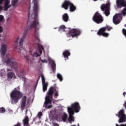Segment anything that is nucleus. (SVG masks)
<instances>
[{
  "mask_svg": "<svg viewBox=\"0 0 126 126\" xmlns=\"http://www.w3.org/2000/svg\"><path fill=\"white\" fill-rule=\"evenodd\" d=\"M31 6L30 5L28 7V22L27 25L30 24V20H33L31 25L29 26L27 29L25 30L23 35L19 41V48H17V52L22 54L24 56L25 59L27 61L28 63H31V60L29 59V57L27 56V51L25 48H23V42L24 39L26 38L27 34L29 33V31L32 28H34V37L37 43H40V38H39V29H40V24L39 23V20L38 19V11L39 10V5L38 2H34L33 6V14L32 15V19L30 18V9Z\"/></svg>",
  "mask_w": 126,
  "mask_h": 126,
  "instance_id": "f257e3e1",
  "label": "nucleus"
},
{
  "mask_svg": "<svg viewBox=\"0 0 126 126\" xmlns=\"http://www.w3.org/2000/svg\"><path fill=\"white\" fill-rule=\"evenodd\" d=\"M116 5L118 8L125 7L122 10L121 13L116 14L113 18V22L115 25H117L121 22L120 15H126V0H116Z\"/></svg>",
  "mask_w": 126,
  "mask_h": 126,
  "instance_id": "f03ea898",
  "label": "nucleus"
},
{
  "mask_svg": "<svg viewBox=\"0 0 126 126\" xmlns=\"http://www.w3.org/2000/svg\"><path fill=\"white\" fill-rule=\"evenodd\" d=\"M54 93L55 97L59 96V92L56 90V87H51L49 89L47 96L45 97V101L44 106L46 109H52V108H53V105H49V104H52V100H53V95H54Z\"/></svg>",
  "mask_w": 126,
  "mask_h": 126,
  "instance_id": "7ed1b4c3",
  "label": "nucleus"
},
{
  "mask_svg": "<svg viewBox=\"0 0 126 126\" xmlns=\"http://www.w3.org/2000/svg\"><path fill=\"white\" fill-rule=\"evenodd\" d=\"M19 87L15 88L10 94L11 104H17L20 99L22 98L23 94L19 91Z\"/></svg>",
  "mask_w": 126,
  "mask_h": 126,
  "instance_id": "20e7f679",
  "label": "nucleus"
},
{
  "mask_svg": "<svg viewBox=\"0 0 126 126\" xmlns=\"http://www.w3.org/2000/svg\"><path fill=\"white\" fill-rule=\"evenodd\" d=\"M7 49V47L6 46V44H2L0 49L1 56L2 58V61H4V63H6L7 64H9L10 65L12 62H11V60L7 57V55H6V58H4V56L6 54Z\"/></svg>",
  "mask_w": 126,
  "mask_h": 126,
  "instance_id": "39448f33",
  "label": "nucleus"
},
{
  "mask_svg": "<svg viewBox=\"0 0 126 126\" xmlns=\"http://www.w3.org/2000/svg\"><path fill=\"white\" fill-rule=\"evenodd\" d=\"M62 7L67 10L68 7H69L70 12H73L76 10V6H74V4L69 0H65L62 5Z\"/></svg>",
  "mask_w": 126,
  "mask_h": 126,
  "instance_id": "423d86ee",
  "label": "nucleus"
},
{
  "mask_svg": "<svg viewBox=\"0 0 126 126\" xmlns=\"http://www.w3.org/2000/svg\"><path fill=\"white\" fill-rule=\"evenodd\" d=\"M111 29H113V27L106 26V27L100 28L97 32L98 36H103V37H109V33L106 32L107 30L108 31H110Z\"/></svg>",
  "mask_w": 126,
  "mask_h": 126,
  "instance_id": "0eeeda50",
  "label": "nucleus"
},
{
  "mask_svg": "<svg viewBox=\"0 0 126 126\" xmlns=\"http://www.w3.org/2000/svg\"><path fill=\"white\" fill-rule=\"evenodd\" d=\"M81 108L80 107V105H79V103L76 102L74 103H72L71 105V107H67L68 112H70V113H79V111H80Z\"/></svg>",
  "mask_w": 126,
  "mask_h": 126,
  "instance_id": "6e6552de",
  "label": "nucleus"
},
{
  "mask_svg": "<svg viewBox=\"0 0 126 126\" xmlns=\"http://www.w3.org/2000/svg\"><path fill=\"white\" fill-rule=\"evenodd\" d=\"M93 20L97 24H100L104 21V18L98 11L96 12L93 17Z\"/></svg>",
  "mask_w": 126,
  "mask_h": 126,
  "instance_id": "1a4fd4ad",
  "label": "nucleus"
},
{
  "mask_svg": "<svg viewBox=\"0 0 126 126\" xmlns=\"http://www.w3.org/2000/svg\"><path fill=\"white\" fill-rule=\"evenodd\" d=\"M10 3V0H0V12H1L3 8L2 4H4V10L6 11L8 8L11 7Z\"/></svg>",
  "mask_w": 126,
  "mask_h": 126,
  "instance_id": "9d476101",
  "label": "nucleus"
},
{
  "mask_svg": "<svg viewBox=\"0 0 126 126\" xmlns=\"http://www.w3.org/2000/svg\"><path fill=\"white\" fill-rule=\"evenodd\" d=\"M116 116L119 118V123L120 124L122 123H125L126 122V116L125 114V110L121 109L118 113V114H116Z\"/></svg>",
  "mask_w": 126,
  "mask_h": 126,
  "instance_id": "9b49d317",
  "label": "nucleus"
},
{
  "mask_svg": "<svg viewBox=\"0 0 126 126\" xmlns=\"http://www.w3.org/2000/svg\"><path fill=\"white\" fill-rule=\"evenodd\" d=\"M69 36L74 38V37H78L81 34V31L79 29H72L69 31Z\"/></svg>",
  "mask_w": 126,
  "mask_h": 126,
  "instance_id": "f8f14e48",
  "label": "nucleus"
},
{
  "mask_svg": "<svg viewBox=\"0 0 126 126\" xmlns=\"http://www.w3.org/2000/svg\"><path fill=\"white\" fill-rule=\"evenodd\" d=\"M101 10L103 11L104 14L106 16L110 15V6L109 4H102L100 6Z\"/></svg>",
  "mask_w": 126,
  "mask_h": 126,
  "instance_id": "ddd939ff",
  "label": "nucleus"
},
{
  "mask_svg": "<svg viewBox=\"0 0 126 126\" xmlns=\"http://www.w3.org/2000/svg\"><path fill=\"white\" fill-rule=\"evenodd\" d=\"M69 114V117L68 118V122L69 124H72V123H74L75 118L73 115H74V113L73 112H68Z\"/></svg>",
  "mask_w": 126,
  "mask_h": 126,
  "instance_id": "4468645a",
  "label": "nucleus"
},
{
  "mask_svg": "<svg viewBox=\"0 0 126 126\" xmlns=\"http://www.w3.org/2000/svg\"><path fill=\"white\" fill-rule=\"evenodd\" d=\"M26 99H27V97L26 96V95H24L21 100V110H24V108H25L26 106Z\"/></svg>",
  "mask_w": 126,
  "mask_h": 126,
  "instance_id": "2eb2a0df",
  "label": "nucleus"
},
{
  "mask_svg": "<svg viewBox=\"0 0 126 126\" xmlns=\"http://www.w3.org/2000/svg\"><path fill=\"white\" fill-rule=\"evenodd\" d=\"M23 123L24 126H30L29 125V118H28V116H26L25 119H24Z\"/></svg>",
  "mask_w": 126,
  "mask_h": 126,
  "instance_id": "dca6fc26",
  "label": "nucleus"
},
{
  "mask_svg": "<svg viewBox=\"0 0 126 126\" xmlns=\"http://www.w3.org/2000/svg\"><path fill=\"white\" fill-rule=\"evenodd\" d=\"M63 55L65 59L68 60V57L70 56V52L68 50H65L64 52H63Z\"/></svg>",
  "mask_w": 126,
  "mask_h": 126,
  "instance_id": "f3484780",
  "label": "nucleus"
},
{
  "mask_svg": "<svg viewBox=\"0 0 126 126\" xmlns=\"http://www.w3.org/2000/svg\"><path fill=\"white\" fill-rule=\"evenodd\" d=\"M62 18L64 22H67V21H68V19H69V17L68 16V14H67V13H64L63 15Z\"/></svg>",
  "mask_w": 126,
  "mask_h": 126,
  "instance_id": "a211bd4d",
  "label": "nucleus"
},
{
  "mask_svg": "<svg viewBox=\"0 0 126 126\" xmlns=\"http://www.w3.org/2000/svg\"><path fill=\"white\" fill-rule=\"evenodd\" d=\"M10 66H11V67H12V68L16 69V68L18 67V64L17 62H12Z\"/></svg>",
  "mask_w": 126,
  "mask_h": 126,
  "instance_id": "6ab92c4d",
  "label": "nucleus"
},
{
  "mask_svg": "<svg viewBox=\"0 0 126 126\" xmlns=\"http://www.w3.org/2000/svg\"><path fill=\"white\" fill-rule=\"evenodd\" d=\"M51 68L53 72H56V63L55 61H52Z\"/></svg>",
  "mask_w": 126,
  "mask_h": 126,
  "instance_id": "aec40b11",
  "label": "nucleus"
},
{
  "mask_svg": "<svg viewBox=\"0 0 126 126\" xmlns=\"http://www.w3.org/2000/svg\"><path fill=\"white\" fill-rule=\"evenodd\" d=\"M66 120H67V114H66L65 113H64L62 116V120L63 122H64V123H65V122H66Z\"/></svg>",
  "mask_w": 126,
  "mask_h": 126,
  "instance_id": "412c9836",
  "label": "nucleus"
},
{
  "mask_svg": "<svg viewBox=\"0 0 126 126\" xmlns=\"http://www.w3.org/2000/svg\"><path fill=\"white\" fill-rule=\"evenodd\" d=\"M13 76H14V73L13 72H9L7 74V77L9 80L12 79V77H13Z\"/></svg>",
  "mask_w": 126,
  "mask_h": 126,
  "instance_id": "4be33fe9",
  "label": "nucleus"
},
{
  "mask_svg": "<svg viewBox=\"0 0 126 126\" xmlns=\"http://www.w3.org/2000/svg\"><path fill=\"white\" fill-rule=\"evenodd\" d=\"M42 86H43V92H46L47 91V89L48 88V83H46L45 84H42Z\"/></svg>",
  "mask_w": 126,
  "mask_h": 126,
  "instance_id": "5701e85b",
  "label": "nucleus"
},
{
  "mask_svg": "<svg viewBox=\"0 0 126 126\" xmlns=\"http://www.w3.org/2000/svg\"><path fill=\"white\" fill-rule=\"evenodd\" d=\"M31 56L32 57V58H38L40 55L37 52H35L33 53H31Z\"/></svg>",
  "mask_w": 126,
  "mask_h": 126,
  "instance_id": "b1692460",
  "label": "nucleus"
},
{
  "mask_svg": "<svg viewBox=\"0 0 126 126\" xmlns=\"http://www.w3.org/2000/svg\"><path fill=\"white\" fill-rule=\"evenodd\" d=\"M65 30V26L64 25H61L59 28V31H64Z\"/></svg>",
  "mask_w": 126,
  "mask_h": 126,
  "instance_id": "393cba45",
  "label": "nucleus"
},
{
  "mask_svg": "<svg viewBox=\"0 0 126 126\" xmlns=\"http://www.w3.org/2000/svg\"><path fill=\"white\" fill-rule=\"evenodd\" d=\"M17 3H18V0H12V5H13V6H15V5H17Z\"/></svg>",
  "mask_w": 126,
  "mask_h": 126,
  "instance_id": "a878e982",
  "label": "nucleus"
},
{
  "mask_svg": "<svg viewBox=\"0 0 126 126\" xmlns=\"http://www.w3.org/2000/svg\"><path fill=\"white\" fill-rule=\"evenodd\" d=\"M24 74H25V73L24 72V70H22L18 74V76H19V77H21V76H23Z\"/></svg>",
  "mask_w": 126,
  "mask_h": 126,
  "instance_id": "bb28decb",
  "label": "nucleus"
},
{
  "mask_svg": "<svg viewBox=\"0 0 126 126\" xmlns=\"http://www.w3.org/2000/svg\"><path fill=\"white\" fill-rule=\"evenodd\" d=\"M42 116H43V114H42V113L41 112H39L38 113V115H37V117H35L33 119V121H36V119H37V118H38L39 119H41V117H42Z\"/></svg>",
  "mask_w": 126,
  "mask_h": 126,
  "instance_id": "cd10ccee",
  "label": "nucleus"
},
{
  "mask_svg": "<svg viewBox=\"0 0 126 126\" xmlns=\"http://www.w3.org/2000/svg\"><path fill=\"white\" fill-rule=\"evenodd\" d=\"M41 79H42V84L47 83H46V82H45L46 79H45V77L44 76V75H43V74L41 75Z\"/></svg>",
  "mask_w": 126,
  "mask_h": 126,
  "instance_id": "c85d7f7f",
  "label": "nucleus"
},
{
  "mask_svg": "<svg viewBox=\"0 0 126 126\" xmlns=\"http://www.w3.org/2000/svg\"><path fill=\"white\" fill-rule=\"evenodd\" d=\"M58 79L60 80V81H63V76L60 73L57 74Z\"/></svg>",
  "mask_w": 126,
  "mask_h": 126,
  "instance_id": "c756f323",
  "label": "nucleus"
},
{
  "mask_svg": "<svg viewBox=\"0 0 126 126\" xmlns=\"http://www.w3.org/2000/svg\"><path fill=\"white\" fill-rule=\"evenodd\" d=\"M5 111H6L5 108H4V107L0 108V113H5Z\"/></svg>",
  "mask_w": 126,
  "mask_h": 126,
  "instance_id": "7c9ffc66",
  "label": "nucleus"
},
{
  "mask_svg": "<svg viewBox=\"0 0 126 126\" xmlns=\"http://www.w3.org/2000/svg\"><path fill=\"white\" fill-rule=\"evenodd\" d=\"M38 47L39 48V50H43L44 47H43V45L40 44H37Z\"/></svg>",
  "mask_w": 126,
  "mask_h": 126,
  "instance_id": "2f4dec72",
  "label": "nucleus"
},
{
  "mask_svg": "<svg viewBox=\"0 0 126 126\" xmlns=\"http://www.w3.org/2000/svg\"><path fill=\"white\" fill-rule=\"evenodd\" d=\"M40 61L41 63H48V61H47V60L46 59H44V60L40 59Z\"/></svg>",
  "mask_w": 126,
  "mask_h": 126,
  "instance_id": "473e14b6",
  "label": "nucleus"
},
{
  "mask_svg": "<svg viewBox=\"0 0 126 126\" xmlns=\"http://www.w3.org/2000/svg\"><path fill=\"white\" fill-rule=\"evenodd\" d=\"M3 16L0 15V22H2L3 21Z\"/></svg>",
  "mask_w": 126,
  "mask_h": 126,
  "instance_id": "72a5a7b5",
  "label": "nucleus"
},
{
  "mask_svg": "<svg viewBox=\"0 0 126 126\" xmlns=\"http://www.w3.org/2000/svg\"><path fill=\"white\" fill-rule=\"evenodd\" d=\"M3 30L2 29V27L0 26V33H2ZM0 37H1V34L0 33Z\"/></svg>",
  "mask_w": 126,
  "mask_h": 126,
  "instance_id": "f704fd0d",
  "label": "nucleus"
},
{
  "mask_svg": "<svg viewBox=\"0 0 126 126\" xmlns=\"http://www.w3.org/2000/svg\"><path fill=\"white\" fill-rule=\"evenodd\" d=\"M116 126H126V124H121L120 125H119L118 124H116Z\"/></svg>",
  "mask_w": 126,
  "mask_h": 126,
  "instance_id": "c9c22d12",
  "label": "nucleus"
},
{
  "mask_svg": "<svg viewBox=\"0 0 126 126\" xmlns=\"http://www.w3.org/2000/svg\"><path fill=\"white\" fill-rule=\"evenodd\" d=\"M18 41H19V37H17L16 40L15 41V44H17L18 43Z\"/></svg>",
  "mask_w": 126,
  "mask_h": 126,
  "instance_id": "e433bc0d",
  "label": "nucleus"
},
{
  "mask_svg": "<svg viewBox=\"0 0 126 126\" xmlns=\"http://www.w3.org/2000/svg\"><path fill=\"white\" fill-rule=\"evenodd\" d=\"M53 125L54 126H59V124H58L57 123H54Z\"/></svg>",
  "mask_w": 126,
  "mask_h": 126,
  "instance_id": "4c0bfd02",
  "label": "nucleus"
},
{
  "mask_svg": "<svg viewBox=\"0 0 126 126\" xmlns=\"http://www.w3.org/2000/svg\"><path fill=\"white\" fill-rule=\"evenodd\" d=\"M39 53L40 54V55L42 54V50H41V49L39 50Z\"/></svg>",
  "mask_w": 126,
  "mask_h": 126,
  "instance_id": "58836bf2",
  "label": "nucleus"
},
{
  "mask_svg": "<svg viewBox=\"0 0 126 126\" xmlns=\"http://www.w3.org/2000/svg\"><path fill=\"white\" fill-rule=\"evenodd\" d=\"M126 92L123 93V95H124V97L126 96Z\"/></svg>",
  "mask_w": 126,
  "mask_h": 126,
  "instance_id": "ea45409f",
  "label": "nucleus"
},
{
  "mask_svg": "<svg viewBox=\"0 0 126 126\" xmlns=\"http://www.w3.org/2000/svg\"><path fill=\"white\" fill-rule=\"evenodd\" d=\"M39 79H40V77H38V79L37 81V84L38 83V81H39Z\"/></svg>",
  "mask_w": 126,
  "mask_h": 126,
  "instance_id": "a19ab883",
  "label": "nucleus"
},
{
  "mask_svg": "<svg viewBox=\"0 0 126 126\" xmlns=\"http://www.w3.org/2000/svg\"><path fill=\"white\" fill-rule=\"evenodd\" d=\"M8 20H9V18H8L7 19V22H8Z\"/></svg>",
  "mask_w": 126,
  "mask_h": 126,
  "instance_id": "79ce46f5",
  "label": "nucleus"
},
{
  "mask_svg": "<svg viewBox=\"0 0 126 126\" xmlns=\"http://www.w3.org/2000/svg\"><path fill=\"white\" fill-rule=\"evenodd\" d=\"M98 0H94V1H97Z\"/></svg>",
  "mask_w": 126,
  "mask_h": 126,
  "instance_id": "37998d69",
  "label": "nucleus"
},
{
  "mask_svg": "<svg viewBox=\"0 0 126 126\" xmlns=\"http://www.w3.org/2000/svg\"><path fill=\"white\" fill-rule=\"evenodd\" d=\"M71 126H76V125H71Z\"/></svg>",
  "mask_w": 126,
  "mask_h": 126,
  "instance_id": "c03bdc74",
  "label": "nucleus"
},
{
  "mask_svg": "<svg viewBox=\"0 0 126 126\" xmlns=\"http://www.w3.org/2000/svg\"><path fill=\"white\" fill-rule=\"evenodd\" d=\"M125 27H126V24L124 25Z\"/></svg>",
  "mask_w": 126,
  "mask_h": 126,
  "instance_id": "a18cd8bd",
  "label": "nucleus"
},
{
  "mask_svg": "<svg viewBox=\"0 0 126 126\" xmlns=\"http://www.w3.org/2000/svg\"><path fill=\"white\" fill-rule=\"evenodd\" d=\"M26 114H27V110L26 111Z\"/></svg>",
  "mask_w": 126,
  "mask_h": 126,
  "instance_id": "49530a36",
  "label": "nucleus"
},
{
  "mask_svg": "<svg viewBox=\"0 0 126 126\" xmlns=\"http://www.w3.org/2000/svg\"><path fill=\"white\" fill-rule=\"evenodd\" d=\"M77 126H79V124H78V125H77Z\"/></svg>",
  "mask_w": 126,
  "mask_h": 126,
  "instance_id": "de8ad7c7",
  "label": "nucleus"
},
{
  "mask_svg": "<svg viewBox=\"0 0 126 126\" xmlns=\"http://www.w3.org/2000/svg\"><path fill=\"white\" fill-rule=\"evenodd\" d=\"M70 29H69V31H70Z\"/></svg>",
  "mask_w": 126,
  "mask_h": 126,
  "instance_id": "09e8293b",
  "label": "nucleus"
}]
</instances>
